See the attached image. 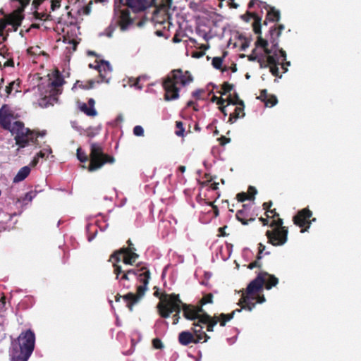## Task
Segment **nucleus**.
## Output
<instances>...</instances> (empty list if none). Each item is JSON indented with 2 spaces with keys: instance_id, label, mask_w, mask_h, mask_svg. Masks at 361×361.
Listing matches in <instances>:
<instances>
[{
  "instance_id": "nucleus-1",
  "label": "nucleus",
  "mask_w": 361,
  "mask_h": 361,
  "mask_svg": "<svg viewBox=\"0 0 361 361\" xmlns=\"http://www.w3.org/2000/svg\"><path fill=\"white\" fill-rule=\"evenodd\" d=\"M14 118L13 109L8 104H3L0 108V127L15 135L16 144L20 148L30 145H38L37 138L44 133L40 134L25 128L23 122L20 121H15L12 124L11 122Z\"/></svg>"
},
{
  "instance_id": "nucleus-2",
  "label": "nucleus",
  "mask_w": 361,
  "mask_h": 361,
  "mask_svg": "<svg viewBox=\"0 0 361 361\" xmlns=\"http://www.w3.org/2000/svg\"><path fill=\"white\" fill-rule=\"evenodd\" d=\"M150 274L149 270L146 267H139L137 266L135 268L125 270L121 276H119L118 280L120 281H129L130 276L133 275L137 277V280L141 283H142L137 287L136 294L130 292L122 297L126 302L127 307L130 312L133 310V306L139 302L147 290V285L150 279Z\"/></svg>"
},
{
  "instance_id": "nucleus-3",
  "label": "nucleus",
  "mask_w": 361,
  "mask_h": 361,
  "mask_svg": "<svg viewBox=\"0 0 361 361\" xmlns=\"http://www.w3.org/2000/svg\"><path fill=\"white\" fill-rule=\"evenodd\" d=\"M35 345V334L31 329L22 331L11 341L10 357L11 361H27Z\"/></svg>"
},
{
  "instance_id": "nucleus-4",
  "label": "nucleus",
  "mask_w": 361,
  "mask_h": 361,
  "mask_svg": "<svg viewBox=\"0 0 361 361\" xmlns=\"http://www.w3.org/2000/svg\"><path fill=\"white\" fill-rule=\"evenodd\" d=\"M76 155L80 162L85 163L89 161L87 169L91 172L99 170L105 164H112L115 161L114 157L105 154L103 147L97 142H92L90 144L89 156L80 147L78 148Z\"/></svg>"
},
{
  "instance_id": "nucleus-5",
  "label": "nucleus",
  "mask_w": 361,
  "mask_h": 361,
  "mask_svg": "<svg viewBox=\"0 0 361 361\" xmlns=\"http://www.w3.org/2000/svg\"><path fill=\"white\" fill-rule=\"evenodd\" d=\"M192 81L193 77L189 71H183L180 68L171 71L163 81V87L165 90L164 99L166 101L178 99L180 89L177 85L184 87Z\"/></svg>"
},
{
  "instance_id": "nucleus-6",
  "label": "nucleus",
  "mask_w": 361,
  "mask_h": 361,
  "mask_svg": "<svg viewBox=\"0 0 361 361\" xmlns=\"http://www.w3.org/2000/svg\"><path fill=\"white\" fill-rule=\"evenodd\" d=\"M181 305L182 300L178 294L164 293L160 298L157 308L160 317L164 319L169 318L171 314L175 312L173 315V324L176 325L180 318Z\"/></svg>"
},
{
  "instance_id": "nucleus-7",
  "label": "nucleus",
  "mask_w": 361,
  "mask_h": 361,
  "mask_svg": "<svg viewBox=\"0 0 361 361\" xmlns=\"http://www.w3.org/2000/svg\"><path fill=\"white\" fill-rule=\"evenodd\" d=\"M269 218L273 219L269 226L273 228L272 230H268L266 232V236L268 243L274 246H281L288 240V227L283 226V221L279 217V214L276 209H273L269 212Z\"/></svg>"
},
{
  "instance_id": "nucleus-8",
  "label": "nucleus",
  "mask_w": 361,
  "mask_h": 361,
  "mask_svg": "<svg viewBox=\"0 0 361 361\" xmlns=\"http://www.w3.org/2000/svg\"><path fill=\"white\" fill-rule=\"evenodd\" d=\"M266 274V271L259 272L257 277L248 284L245 293L242 294L239 300L238 305L241 306L242 309L251 311L255 307V295L262 290L264 283L263 275Z\"/></svg>"
},
{
  "instance_id": "nucleus-9",
  "label": "nucleus",
  "mask_w": 361,
  "mask_h": 361,
  "mask_svg": "<svg viewBox=\"0 0 361 361\" xmlns=\"http://www.w3.org/2000/svg\"><path fill=\"white\" fill-rule=\"evenodd\" d=\"M114 22L106 29V35L111 37L116 27H119L121 31L128 29L129 26L133 24V19L130 16V11L128 8L115 10Z\"/></svg>"
},
{
  "instance_id": "nucleus-10",
  "label": "nucleus",
  "mask_w": 361,
  "mask_h": 361,
  "mask_svg": "<svg viewBox=\"0 0 361 361\" xmlns=\"http://www.w3.org/2000/svg\"><path fill=\"white\" fill-rule=\"evenodd\" d=\"M285 27L283 25H273L269 31V42L272 44L271 54H265L266 61H267L268 66L279 65L280 62L279 59L277 58V49H278V42L279 38L281 36V32L284 30Z\"/></svg>"
},
{
  "instance_id": "nucleus-11",
  "label": "nucleus",
  "mask_w": 361,
  "mask_h": 361,
  "mask_svg": "<svg viewBox=\"0 0 361 361\" xmlns=\"http://www.w3.org/2000/svg\"><path fill=\"white\" fill-rule=\"evenodd\" d=\"M312 217V212L308 208H304L299 210L293 217V221L295 225L301 228V233L308 231L312 221H315L316 219Z\"/></svg>"
},
{
  "instance_id": "nucleus-12",
  "label": "nucleus",
  "mask_w": 361,
  "mask_h": 361,
  "mask_svg": "<svg viewBox=\"0 0 361 361\" xmlns=\"http://www.w3.org/2000/svg\"><path fill=\"white\" fill-rule=\"evenodd\" d=\"M209 338L205 332H200V330L195 331V335L188 331H182L178 335V342L184 346L190 343H197L202 339L207 342Z\"/></svg>"
},
{
  "instance_id": "nucleus-13",
  "label": "nucleus",
  "mask_w": 361,
  "mask_h": 361,
  "mask_svg": "<svg viewBox=\"0 0 361 361\" xmlns=\"http://www.w3.org/2000/svg\"><path fill=\"white\" fill-rule=\"evenodd\" d=\"M122 256L123 262L130 265L133 264L139 257V255L130 248H121L111 254L109 261L114 260L116 262H119Z\"/></svg>"
},
{
  "instance_id": "nucleus-14",
  "label": "nucleus",
  "mask_w": 361,
  "mask_h": 361,
  "mask_svg": "<svg viewBox=\"0 0 361 361\" xmlns=\"http://www.w3.org/2000/svg\"><path fill=\"white\" fill-rule=\"evenodd\" d=\"M49 80L45 92H50L56 95L60 94L62 92L61 87L64 83V79L60 72L56 70L53 74V78H50Z\"/></svg>"
},
{
  "instance_id": "nucleus-15",
  "label": "nucleus",
  "mask_w": 361,
  "mask_h": 361,
  "mask_svg": "<svg viewBox=\"0 0 361 361\" xmlns=\"http://www.w3.org/2000/svg\"><path fill=\"white\" fill-rule=\"evenodd\" d=\"M252 206V204L250 203L243 204V209L238 210L235 214L237 220L243 225H247L249 221H254L255 220V217L250 211Z\"/></svg>"
},
{
  "instance_id": "nucleus-16",
  "label": "nucleus",
  "mask_w": 361,
  "mask_h": 361,
  "mask_svg": "<svg viewBox=\"0 0 361 361\" xmlns=\"http://www.w3.org/2000/svg\"><path fill=\"white\" fill-rule=\"evenodd\" d=\"M95 68L99 73L101 78L100 82H109L111 78L110 74L112 71L110 63L106 61L102 60L100 63L95 66Z\"/></svg>"
},
{
  "instance_id": "nucleus-17",
  "label": "nucleus",
  "mask_w": 361,
  "mask_h": 361,
  "mask_svg": "<svg viewBox=\"0 0 361 361\" xmlns=\"http://www.w3.org/2000/svg\"><path fill=\"white\" fill-rule=\"evenodd\" d=\"M119 1L136 12L145 11L149 5V0H119Z\"/></svg>"
},
{
  "instance_id": "nucleus-18",
  "label": "nucleus",
  "mask_w": 361,
  "mask_h": 361,
  "mask_svg": "<svg viewBox=\"0 0 361 361\" xmlns=\"http://www.w3.org/2000/svg\"><path fill=\"white\" fill-rule=\"evenodd\" d=\"M242 18L246 22H249L250 18H253L254 22L252 23V27L254 32L258 35H260L262 33V18L260 16H259L255 13L247 11L245 15L242 16Z\"/></svg>"
},
{
  "instance_id": "nucleus-19",
  "label": "nucleus",
  "mask_w": 361,
  "mask_h": 361,
  "mask_svg": "<svg viewBox=\"0 0 361 361\" xmlns=\"http://www.w3.org/2000/svg\"><path fill=\"white\" fill-rule=\"evenodd\" d=\"M45 94L39 100V105L42 108H47L49 106H53L58 101V96L54 93L50 92H45Z\"/></svg>"
},
{
  "instance_id": "nucleus-20",
  "label": "nucleus",
  "mask_w": 361,
  "mask_h": 361,
  "mask_svg": "<svg viewBox=\"0 0 361 361\" xmlns=\"http://www.w3.org/2000/svg\"><path fill=\"white\" fill-rule=\"evenodd\" d=\"M264 8L267 11L266 19L264 21V25H267V21L269 22H278L280 19L281 14L279 10H276L274 7L264 4Z\"/></svg>"
},
{
  "instance_id": "nucleus-21",
  "label": "nucleus",
  "mask_w": 361,
  "mask_h": 361,
  "mask_svg": "<svg viewBox=\"0 0 361 361\" xmlns=\"http://www.w3.org/2000/svg\"><path fill=\"white\" fill-rule=\"evenodd\" d=\"M200 322L203 324H207V331L212 332L214 331V326L218 323L217 316L214 315L211 317L208 314H204L200 318Z\"/></svg>"
},
{
  "instance_id": "nucleus-22",
  "label": "nucleus",
  "mask_w": 361,
  "mask_h": 361,
  "mask_svg": "<svg viewBox=\"0 0 361 361\" xmlns=\"http://www.w3.org/2000/svg\"><path fill=\"white\" fill-rule=\"evenodd\" d=\"M181 310H183V316L186 319L194 322L195 320L198 321L197 312H195V305L185 304L182 302Z\"/></svg>"
},
{
  "instance_id": "nucleus-23",
  "label": "nucleus",
  "mask_w": 361,
  "mask_h": 361,
  "mask_svg": "<svg viewBox=\"0 0 361 361\" xmlns=\"http://www.w3.org/2000/svg\"><path fill=\"white\" fill-rule=\"evenodd\" d=\"M234 111L230 114L228 122L231 124L235 123L236 120L239 118H243L245 116L244 108L245 104L243 105H236Z\"/></svg>"
},
{
  "instance_id": "nucleus-24",
  "label": "nucleus",
  "mask_w": 361,
  "mask_h": 361,
  "mask_svg": "<svg viewBox=\"0 0 361 361\" xmlns=\"http://www.w3.org/2000/svg\"><path fill=\"white\" fill-rule=\"evenodd\" d=\"M264 280V286L267 290H270L279 283V279L274 275L267 272L266 275H263Z\"/></svg>"
},
{
  "instance_id": "nucleus-25",
  "label": "nucleus",
  "mask_w": 361,
  "mask_h": 361,
  "mask_svg": "<svg viewBox=\"0 0 361 361\" xmlns=\"http://www.w3.org/2000/svg\"><path fill=\"white\" fill-rule=\"evenodd\" d=\"M30 173V168L27 166L22 167L13 178L14 183L20 182L25 180Z\"/></svg>"
},
{
  "instance_id": "nucleus-26",
  "label": "nucleus",
  "mask_w": 361,
  "mask_h": 361,
  "mask_svg": "<svg viewBox=\"0 0 361 361\" xmlns=\"http://www.w3.org/2000/svg\"><path fill=\"white\" fill-rule=\"evenodd\" d=\"M240 311H241V309H236V310H233L230 314H224V313L220 314L219 316H217L218 322H219L220 326H224L226 325V322H228V321L231 320L233 318L235 313L236 312H240Z\"/></svg>"
},
{
  "instance_id": "nucleus-27",
  "label": "nucleus",
  "mask_w": 361,
  "mask_h": 361,
  "mask_svg": "<svg viewBox=\"0 0 361 361\" xmlns=\"http://www.w3.org/2000/svg\"><path fill=\"white\" fill-rule=\"evenodd\" d=\"M20 82L18 79L8 83V85L6 87L5 89V91L6 92V97H8V96L11 94L13 90H15L16 92H20Z\"/></svg>"
},
{
  "instance_id": "nucleus-28",
  "label": "nucleus",
  "mask_w": 361,
  "mask_h": 361,
  "mask_svg": "<svg viewBox=\"0 0 361 361\" xmlns=\"http://www.w3.org/2000/svg\"><path fill=\"white\" fill-rule=\"evenodd\" d=\"M255 44L256 46L262 47L265 54L272 53V49L268 48V40L263 39L261 34L257 37Z\"/></svg>"
},
{
  "instance_id": "nucleus-29",
  "label": "nucleus",
  "mask_w": 361,
  "mask_h": 361,
  "mask_svg": "<svg viewBox=\"0 0 361 361\" xmlns=\"http://www.w3.org/2000/svg\"><path fill=\"white\" fill-rule=\"evenodd\" d=\"M80 110L84 112L87 116H95L97 114L94 108L88 106L87 104L83 103L80 107Z\"/></svg>"
},
{
  "instance_id": "nucleus-30",
  "label": "nucleus",
  "mask_w": 361,
  "mask_h": 361,
  "mask_svg": "<svg viewBox=\"0 0 361 361\" xmlns=\"http://www.w3.org/2000/svg\"><path fill=\"white\" fill-rule=\"evenodd\" d=\"M33 16L35 19L41 20H51V16L46 13H39L37 11L33 12Z\"/></svg>"
},
{
  "instance_id": "nucleus-31",
  "label": "nucleus",
  "mask_w": 361,
  "mask_h": 361,
  "mask_svg": "<svg viewBox=\"0 0 361 361\" xmlns=\"http://www.w3.org/2000/svg\"><path fill=\"white\" fill-rule=\"evenodd\" d=\"M94 80H90L85 84H83L82 82L77 80L75 85H78L80 88L83 90H90L94 87Z\"/></svg>"
},
{
  "instance_id": "nucleus-32",
  "label": "nucleus",
  "mask_w": 361,
  "mask_h": 361,
  "mask_svg": "<svg viewBox=\"0 0 361 361\" xmlns=\"http://www.w3.org/2000/svg\"><path fill=\"white\" fill-rule=\"evenodd\" d=\"M278 102V99L276 97L274 94H269L266 99V100L264 102L266 106L272 107L275 106Z\"/></svg>"
},
{
  "instance_id": "nucleus-33",
  "label": "nucleus",
  "mask_w": 361,
  "mask_h": 361,
  "mask_svg": "<svg viewBox=\"0 0 361 361\" xmlns=\"http://www.w3.org/2000/svg\"><path fill=\"white\" fill-rule=\"evenodd\" d=\"M113 261V267H114V274L116 275V279L117 280L119 279V276L121 274H122L125 270L122 269V267L121 265L118 264V262H116V261Z\"/></svg>"
},
{
  "instance_id": "nucleus-34",
  "label": "nucleus",
  "mask_w": 361,
  "mask_h": 361,
  "mask_svg": "<svg viewBox=\"0 0 361 361\" xmlns=\"http://www.w3.org/2000/svg\"><path fill=\"white\" fill-rule=\"evenodd\" d=\"M233 85L232 84H230L229 82H224L222 85H221V90L222 91L221 92H219V93L221 94V95H224L226 94V93H228L230 92L231 90H233Z\"/></svg>"
},
{
  "instance_id": "nucleus-35",
  "label": "nucleus",
  "mask_w": 361,
  "mask_h": 361,
  "mask_svg": "<svg viewBox=\"0 0 361 361\" xmlns=\"http://www.w3.org/2000/svg\"><path fill=\"white\" fill-rule=\"evenodd\" d=\"M213 302V295L212 293H207L205 294L202 298L200 300V304L201 305H204L208 303H212Z\"/></svg>"
},
{
  "instance_id": "nucleus-36",
  "label": "nucleus",
  "mask_w": 361,
  "mask_h": 361,
  "mask_svg": "<svg viewBox=\"0 0 361 361\" xmlns=\"http://www.w3.org/2000/svg\"><path fill=\"white\" fill-rule=\"evenodd\" d=\"M176 130L175 132L176 135L178 136H183L185 129L183 128V123L182 121H176Z\"/></svg>"
},
{
  "instance_id": "nucleus-37",
  "label": "nucleus",
  "mask_w": 361,
  "mask_h": 361,
  "mask_svg": "<svg viewBox=\"0 0 361 361\" xmlns=\"http://www.w3.org/2000/svg\"><path fill=\"white\" fill-rule=\"evenodd\" d=\"M223 63V59L221 57H214L212 59V66L216 69H221Z\"/></svg>"
},
{
  "instance_id": "nucleus-38",
  "label": "nucleus",
  "mask_w": 361,
  "mask_h": 361,
  "mask_svg": "<svg viewBox=\"0 0 361 361\" xmlns=\"http://www.w3.org/2000/svg\"><path fill=\"white\" fill-rule=\"evenodd\" d=\"M39 49L40 48L37 46L35 47H31L27 49V52L31 56L39 55L41 54V51Z\"/></svg>"
},
{
  "instance_id": "nucleus-39",
  "label": "nucleus",
  "mask_w": 361,
  "mask_h": 361,
  "mask_svg": "<svg viewBox=\"0 0 361 361\" xmlns=\"http://www.w3.org/2000/svg\"><path fill=\"white\" fill-rule=\"evenodd\" d=\"M272 204H273V202L271 200L269 202H264L262 204V208L265 211V214H266V216H267V217H269V212L272 210L271 209Z\"/></svg>"
},
{
  "instance_id": "nucleus-40",
  "label": "nucleus",
  "mask_w": 361,
  "mask_h": 361,
  "mask_svg": "<svg viewBox=\"0 0 361 361\" xmlns=\"http://www.w3.org/2000/svg\"><path fill=\"white\" fill-rule=\"evenodd\" d=\"M236 198H237L238 201L240 202H243L244 201H245L247 200H250V199L248 196V194L245 192L238 193L236 195Z\"/></svg>"
},
{
  "instance_id": "nucleus-41",
  "label": "nucleus",
  "mask_w": 361,
  "mask_h": 361,
  "mask_svg": "<svg viewBox=\"0 0 361 361\" xmlns=\"http://www.w3.org/2000/svg\"><path fill=\"white\" fill-rule=\"evenodd\" d=\"M226 99V102H227V106L232 104V105H243V101L240 102H235L233 97H231V94H229L228 97Z\"/></svg>"
},
{
  "instance_id": "nucleus-42",
  "label": "nucleus",
  "mask_w": 361,
  "mask_h": 361,
  "mask_svg": "<svg viewBox=\"0 0 361 361\" xmlns=\"http://www.w3.org/2000/svg\"><path fill=\"white\" fill-rule=\"evenodd\" d=\"M257 62L259 63L261 68H266L269 67L267 61H266V57L264 55L257 59Z\"/></svg>"
},
{
  "instance_id": "nucleus-43",
  "label": "nucleus",
  "mask_w": 361,
  "mask_h": 361,
  "mask_svg": "<svg viewBox=\"0 0 361 361\" xmlns=\"http://www.w3.org/2000/svg\"><path fill=\"white\" fill-rule=\"evenodd\" d=\"M247 193L248 194L250 200H254L255 196L257 193V190L255 187L249 186Z\"/></svg>"
},
{
  "instance_id": "nucleus-44",
  "label": "nucleus",
  "mask_w": 361,
  "mask_h": 361,
  "mask_svg": "<svg viewBox=\"0 0 361 361\" xmlns=\"http://www.w3.org/2000/svg\"><path fill=\"white\" fill-rule=\"evenodd\" d=\"M152 345L155 349H162L164 348L162 341L158 338L152 340Z\"/></svg>"
},
{
  "instance_id": "nucleus-45",
  "label": "nucleus",
  "mask_w": 361,
  "mask_h": 361,
  "mask_svg": "<svg viewBox=\"0 0 361 361\" xmlns=\"http://www.w3.org/2000/svg\"><path fill=\"white\" fill-rule=\"evenodd\" d=\"M202 306L203 305H201V304H200L199 306H195V312H197V317L198 318V322H200V318L204 314H207L206 312H204V310L202 308Z\"/></svg>"
},
{
  "instance_id": "nucleus-46",
  "label": "nucleus",
  "mask_w": 361,
  "mask_h": 361,
  "mask_svg": "<svg viewBox=\"0 0 361 361\" xmlns=\"http://www.w3.org/2000/svg\"><path fill=\"white\" fill-rule=\"evenodd\" d=\"M133 133L136 136H143L144 129L141 126H136L133 128Z\"/></svg>"
},
{
  "instance_id": "nucleus-47",
  "label": "nucleus",
  "mask_w": 361,
  "mask_h": 361,
  "mask_svg": "<svg viewBox=\"0 0 361 361\" xmlns=\"http://www.w3.org/2000/svg\"><path fill=\"white\" fill-rule=\"evenodd\" d=\"M204 93V90L202 89H197L192 92V95L196 99H202V95Z\"/></svg>"
},
{
  "instance_id": "nucleus-48",
  "label": "nucleus",
  "mask_w": 361,
  "mask_h": 361,
  "mask_svg": "<svg viewBox=\"0 0 361 361\" xmlns=\"http://www.w3.org/2000/svg\"><path fill=\"white\" fill-rule=\"evenodd\" d=\"M279 65H274V66H269V71L271 72V73L274 75V76H276V77H279L281 78V75H279V67H278Z\"/></svg>"
},
{
  "instance_id": "nucleus-49",
  "label": "nucleus",
  "mask_w": 361,
  "mask_h": 361,
  "mask_svg": "<svg viewBox=\"0 0 361 361\" xmlns=\"http://www.w3.org/2000/svg\"><path fill=\"white\" fill-rule=\"evenodd\" d=\"M269 94H268L267 90L266 89L262 90L260 91V94L257 97V99L261 100L262 102H264L266 99H267Z\"/></svg>"
},
{
  "instance_id": "nucleus-50",
  "label": "nucleus",
  "mask_w": 361,
  "mask_h": 361,
  "mask_svg": "<svg viewBox=\"0 0 361 361\" xmlns=\"http://www.w3.org/2000/svg\"><path fill=\"white\" fill-rule=\"evenodd\" d=\"M265 245L262 243H259L258 245V253H257V259H261L262 258V253L265 250Z\"/></svg>"
},
{
  "instance_id": "nucleus-51",
  "label": "nucleus",
  "mask_w": 361,
  "mask_h": 361,
  "mask_svg": "<svg viewBox=\"0 0 361 361\" xmlns=\"http://www.w3.org/2000/svg\"><path fill=\"white\" fill-rule=\"evenodd\" d=\"M260 259H256L255 261L250 263L247 266V268L250 269H253L255 267L261 268L262 264L259 262Z\"/></svg>"
},
{
  "instance_id": "nucleus-52",
  "label": "nucleus",
  "mask_w": 361,
  "mask_h": 361,
  "mask_svg": "<svg viewBox=\"0 0 361 361\" xmlns=\"http://www.w3.org/2000/svg\"><path fill=\"white\" fill-rule=\"evenodd\" d=\"M61 1L60 0H51V10L52 11H55L56 8H60Z\"/></svg>"
},
{
  "instance_id": "nucleus-53",
  "label": "nucleus",
  "mask_w": 361,
  "mask_h": 361,
  "mask_svg": "<svg viewBox=\"0 0 361 361\" xmlns=\"http://www.w3.org/2000/svg\"><path fill=\"white\" fill-rule=\"evenodd\" d=\"M202 324H201L200 322H198V321L194 322V323L192 324V325L194 326V328H192L193 335H195V331L200 330V332H203L202 331L203 326Z\"/></svg>"
},
{
  "instance_id": "nucleus-54",
  "label": "nucleus",
  "mask_w": 361,
  "mask_h": 361,
  "mask_svg": "<svg viewBox=\"0 0 361 361\" xmlns=\"http://www.w3.org/2000/svg\"><path fill=\"white\" fill-rule=\"evenodd\" d=\"M218 140L219 141V143L221 146H224L225 145L231 142V138L222 135L219 138H218Z\"/></svg>"
},
{
  "instance_id": "nucleus-55",
  "label": "nucleus",
  "mask_w": 361,
  "mask_h": 361,
  "mask_svg": "<svg viewBox=\"0 0 361 361\" xmlns=\"http://www.w3.org/2000/svg\"><path fill=\"white\" fill-rule=\"evenodd\" d=\"M45 0H33L32 2V8L35 9V11H37L39 8V6Z\"/></svg>"
},
{
  "instance_id": "nucleus-56",
  "label": "nucleus",
  "mask_w": 361,
  "mask_h": 361,
  "mask_svg": "<svg viewBox=\"0 0 361 361\" xmlns=\"http://www.w3.org/2000/svg\"><path fill=\"white\" fill-rule=\"evenodd\" d=\"M255 299H254V301L255 300L256 302H254L255 303L257 302V303H262L265 301V298L263 295H255Z\"/></svg>"
},
{
  "instance_id": "nucleus-57",
  "label": "nucleus",
  "mask_w": 361,
  "mask_h": 361,
  "mask_svg": "<svg viewBox=\"0 0 361 361\" xmlns=\"http://www.w3.org/2000/svg\"><path fill=\"white\" fill-rule=\"evenodd\" d=\"M92 1L87 5L85 6L84 8H83V13L85 14V15H89L90 13V11H91V4H92Z\"/></svg>"
},
{
  "instance_id": "nucleus-58",
  "label": "nucleus",
  "mask_w": 361,
  "mask_h": 361,
  "mask_svg": "<svg viewBox=\"0 0 361 361\" xmlns=\"http://www.w3.org/2000/svg\"><path fill=\"white\" fill-rule=\"evenodd\" d=\"M6 25L4 22V19L3 18H0V36H3L4 35V30L6 29Z\"/></svg>"
},
{
  "instance_id": "nucleus-59",
  "label": "nucleus",
  "mask_w": 361,
  "mask_h": 361,
  "mask_svg": "<svg viewBox=\"0 0 361 361\" xmlns=\"http://www.w3.org/2000/svg\"><path fill=\"white\" fill-rule=\"evenodd\" d=\"M187 106L188 107L192 106L194 111H197L199 110L197 108V104L193 101H188L187 103Z\"/></svg>"
},
{
  "instance_id": "nucleus-60",
  "label": "nucleus",
  "mask_w": 361,
  "mask_h": 361,
  "mask_svg": "<svg viewBox=\"0 0 361 361\" xmlns=\"http://www.w3.org/2000/svg\"><path fill=\"white\" fill-rule=\"evenodd\" d=\"M32 198H33L32 192H27L25 195V198L23 199V200L31 201L32 200Z\"/></svg>"
},
{
  "instance_id": "nucleus-61",
  "label": "nucleus",
  "mask_w": 361,
  "mask_h": 361,
  "mask_svg": "<svg viewBox=\"0 0 361 361\" xmlns=\"http://www.w3.org/2000/svg\"><path fill=\"white\" fill-rule=\"evenodd\" d=\"M268 219H269V217H267V216L266 218L260 217L259 219V220L262 222L263 226H267V225H269Z\"/></svg>"
},
{
  "instance_id": "nucleus-62",
  "label": "nucleus",
  "mask_w": 361,
  "mask_h": 361,
  "mask_svg": "<svg viewBox=\"0 0 361 361\" xmlns=\"http://www.w3.org/2000/svg\"><path fill=\"white\" fill-rule=\"evenodd\" d=\"M4 66L6 67H13L14 66V61L13 59H8L7 60L5 63H4Z\"/></svg>"
},
{
  "instance_id": "nucleus-63",
  "label": "nucleus",
  "mask_w": 361,
  "mask_h": 361,
  "mask_svg": "<svg viewBox=\"0 0 361 361\" xmlns=\"http://www.w3.org/2000/svg\"><path fill=\"white\" fill-rule=\"evenodd\" d=\"M47 156L48 155L47 154V152L42 151V150L36 154V157H38V159L44 158V157H47Z\"/></svg>"
},
{
  "instance_id": "nucleus-64",
  "label": "nucleus",
  "mask_w": 361,
  "mask_h": 361,
  "mask_svg": "<svg viewBox=\"0 0 361 361\" xmlns=\"http://www.w3.org/2000/svg\"><path fill=\"white\" fill-rule=\"evenodd\" d=\"M172 42H173V43H179L180 42H181V39L180 38L179 35H178V33H176V34L173 36V39H172Z\"/></svg>"
}]
</instances>
